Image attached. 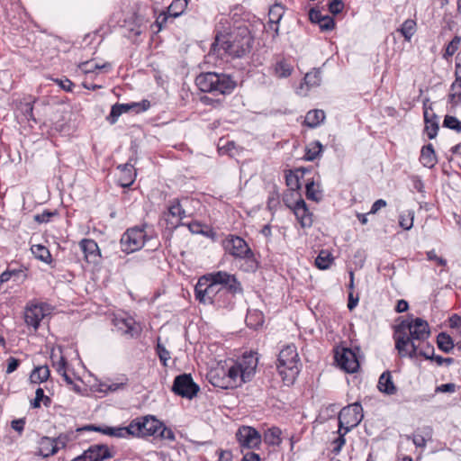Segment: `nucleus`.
<instances>
[{"instance_id":"nucleus-29","label":"nucleus","mask_w":461,"mask_h":461,"mask_svg":"<svg viewBox=\"0 0 461 461\" xmlns=\"http://www.w3.org/2000/svg\"><path fill=\"white\" fill-rule=\"evenodd\" d=\"M50 377V369L48 366H40L35 367L30 375V380L33 384H41L47 381Z\"/></svg>"},{"instance_id":"nucleus-56","label":"nucleus","mask_w":461,"mask_h":461,"mask_svg":"<svg viewBox=\"0 0 461 461\" xmlns=\"http://www.w3.org/2000/svg\"><path fill=\"white\" fill-rule=\"evenodd\" d=\"M427 102H424V120L425 123H429L430 120H434L436 118V115L432 113V108L430 106L427 105Z\"/></svg>"},{"instance_id":"nucleus-19","label":"nucleus","mask_w":461,"mask_h":461,"mask_svg":"<svg viewBox=\"0 0 461 461\" xmlns=\"http://www.w3.org/2000/svg\"><path fill=\"white\" fill-rule=\"evenodd\" d=\"M79 246L84 253L85 259L90 263H95L100 257L97 243L89 239L82 240Z\"/></svg>"},{"instance_id":"nucleus-5","label":"nucleus","mask_w":461,"mask_h":461,"mask_svg":"<svg viewBox=\"0 0 461 461\" xmlns=\"http://www.w3.org/2000/svg\"><path fill=\"white\" fill-rule=\"evenodd\" d=\"M300 358L294 345H287L281 349L278 356L277 369L287 384L294 382L300 372Z\"/></svg>"},{"instance_id":"nucleus-64","label":"nucleus","mask_w":461,"mask_h":461,"mask_svg":"<svg viewBox=\"0 0 461 461\" xmlns=\"http://www.w3.org/2000/svg\"><path fill=\"white\" fill-rule=\"evenodd\" d=\"M12 428L21 433L23 430L24 420L23 419L14 420L11 423Z\"/></svg>"},{"instance_id":"nucleus-39","label":"nucleus","mask_w":461,"mask_h":461,"mask_svg":"<svg viewBox=\"0 0 461 461\" xmlns=\"http://www.w3.org/2000/svg\"><path fill=\"white\" fill-rule=\"evenodd\" d=\"M54 438L55 445H56L55 447H56V449L58 452L59 449L66 447V446L68 445V443L69 441L73 440L74 432L62 433V434H59L57 438Z\"/></svg>"},{"instance_id":"nucleus-16","label":"nucleus","mask_w":461,"mask_h":461,"mask_svg":"<svg viewBox=\"0 0 461 461\" xmlns=\"http://www.w3.org/2000/svg\"><path fill=\"white\" fill-rule=\"evenodd\" d=\"M149 107V103L148 101L131 104H116L112 107L108 120L111 123H115L122 113H128L130 110L136 109L137 112H140L146 111Z\"/></svg>"},{"instance_id":"nucleus-46","label":"nucleus","mask_w":461,"mask_h":461,"mask_svg":"<svg viewBox=\"0 0 461 461\" xmlns=\"http://www.w3.org/2000/svg\"><path fill=\"white\" fill-rule=\"evenodd\" d=\"M318 25L321 31L330 32L335 28V22L332 17L328 15L327 17L321 18V22H319Z\"/></svg>"},{"instance_id":"nucleus-41","label":"nucleus","mask_w":461,"mask_h":461,"mask_svg":"<svg viewBox=\"0 0 461 461\" xmlns=\"http://www.w3.org/2000/svg\"><path fill=\"white\" fill-rule=\"evenodd\" d=\"M306 196L308 199L316 202L321 199V190L315 185L313 181L306 185Z\"/></svg>"},{"instance_id":"nucleus-3","label":"nucleus","mask_w":461,"mask_h":461,"mask_svg":"<svg viewBox=\"0 0 461 461\" xmlns=\"http://www.w3.org/2000/svg\"><path fill=\"white\" fill-rule=\"evenodd\" d=\"M254 38L247 27H239L228 34H220L212 45L211 52L223 53L232 58H242L252 50Z\"/></svg>"},{"instance_id":"nucleus-57","label":"nucleus","mask_w":461,"mask_h":461,"mask_svg":"<svg viewBox=\"0 0 461 461\" xmlns=\"http://www.w3.org/2000/svg\"><path fill=\"white\" fill-rule=\"evenodd\" d=\"M19 360L14 358V357H9L7 359V367H6V373L7 374H11L13 373L14 371L16 370V368L18 367L19 366Z\"/></svg>"},{"instance_id":"nucleus-28","label":"nucleus","mask_w":461,"mask_h":461,"mask_svg":"<svg viewBox=\"0 0 461 461\" xmlns=\"http://www.w3.org/2000/svg\"><path fill=\"white\" fill-rule=\"evenodd\" d=\"M118 168L122 171V176L120 178L121 185L123 187L130 186L135 178V172H133V168L131 165L125 164L122 166H119Z\"/></svg>"},{"instance_id":"nucleus-35","label":"nucleus","mask_w":461,"mask_h":461,"mask_svg":"<svg viewBox=\"0 0 461 461\" xmlns=\"http://www.w3.org/2000/svg\"><path fill=\"white\" fill-rule=\"evenodd\" d=\"M32 253L35 256V258H39L42 262L50 263L51 260V255L49 249L40 244L32 245L31 248Z\"/></svg>"},{"instance_id":"nucleus-31","label":"nucleus","mask_w":461,"mask_h":461,"mask_svg":"<svg viewBox=\"0 0 461 461\" xmlns=\"http://www.w3.org/2000/svg\"><path fill=\"white\" fill-rule=\"evenodd\" d=\"M168 216H171L175 221L172 224L177 225L180 221L186 217L185 211L178 201H175L168 208Z\"/></svg>"},{"instance_id":"nucleus-21","label":"nucleus","mask_w":461,"mask_h":461,"mask_svg":"<svg viewBox=\"0 0 461 461\" xmlns=\"http://www.w3.org/2000/svg\"><path fill=\"white\" fill-rule=\"evenodd\" d=\"M321 72L319 70L307 73L303 82L297 88V94L306 95L311 87L318 86L321 84Z\"/></svg>"},{"instance_id":"nucleus-13","label":"nucleus","mask_w":461,"mask_h":461,"mask_svg":"<svg viewBox=\"0 0 461 461\" xmlns=\"http://www.w3.org/2000/svg\"><path fill=\"white\" fill-rule=\"evenodd\" d=\"M113 324L119 331L131 338L138 336L141 331L140 325L131 316L117 315L113 319Z\"/></svg>"},{"instance_id":"nucleus-9","label":"nucleus","mask_w":461,"mask_h":461,"mask_svg":"<svg viewBox=\"0 0 461 461\" xmlns=\"http://www.w3.org/2000/svg\"><path fill=\"white\" fill-rule=\"evenodd\" d=\"M51 312V307L41 302L33 301L27 304L24 312V320L28 326L36 330L41 321Z\"/></svg>"},{"instance_id":"nucleus-63","label":"nucleus","mask_w":461,"mask_h":461,"mask_svg":"<svg viewBox=\"0 0 461 461\" xmlns=\"http://www.w3.org/2000/svg\"><path fill=\"white\" fill-rule=\"evenodd\" d=\"M453 93L449 95V102L453 105H457L461 102V93L458 90H452Z\"/></svg>"},{"instance_id":"nucleus-55","label":"nucleus","mask_w":461,"mask_h":461,"mask_svg":"<svg viewBox=\"0 0 461 461\" xmlns=\"http://www.w3.org/2000/svg\"><path fill=\"white\" fill-rule=\"evenodd\" d=\"M456 391V384L453 383L445 384L438 386L435 390L436 393H454Z\"/></svg>"},{"instance_id":"nucleus-47","label":"nucleus","mask_w":461,"mask_h":461,"mask_svg":"<svg viewBox=\"0 0 461 461\" xmlns=\"http://www.w3.org/2000/svg\"><path fill=\"white\" fill-rule=\"evenodd\" d=\"M444 126L461 131V122L454 116L447 115L444 119Z\"/></svg>"},{"instance_id":"nucleus-10","label":"nucleus","mask_w":461,"mask_h":461,"mask_svg":"<svg viewBox=\"0 0 461 461\" xmlns=\"http://www.w3.org/2000/svg\"><path fill=\"white\" fill-rule=\"evenodd\" d=\"M146 234L143 229H129L121 239V247L126 253H132L140 249L145 242Z\"/></svg>"},{"instance_id":"nucleus-11","label":"nucleus","mask_w":461,"mask_h":461,"mask_svg":"<svg viewBox=\"0 0 461 461\" xmlns=\"http://www.w3.org/2000/svg\"><path fill=\"white\" fill-rule=\"evenodd\" d=\"M172 390L175 393L188 399L196 395L199 387L196 385L190 375H181L176 377Z\"/></svg>"},{"instance_id":"nucleus-40","label":"nucleus","mask_w":461,"mask_h":461,"mask_svg":"<svg viewBox=\"0 0 461 461\" xmlns=\"http://www.w3.org/2000/svg\"><path fill=\"white\" fill-rule=\"evenodd\" d=\"M111 65L109 63H103L98 64L93 61H86L80 64L79 68L85 72V73H92L95 69H103V68H108Z\"/></svg>"},{"instance_id":"nucleus-36","label":"nucleus","mask_w":461,"mask_h":461,"mask_svg":"<svg viewBox=\"0 0 461 461\" xmlns=\"http://www.w3.org/2000/svg\"><path fill=\"white\" fill-rule=\"evenodd\" d=\"M333 260L331 254L327 250H321L315 259V265L320 269L330 267Z\"/></svg>"},{"instance_id":"nucleus-58","label":"nucleus","mask_w":461,"mask_h":461,"mask_svg":"<svg viewBox=\"0 0 461 461\" xmlns=\"http://www.w3.org/2000/svg\"><path fill=\"white\" fill-rule=\"evenodd\" d=\"M54 81L65 91L69 92L72 90L73 83L69 79H55Z\"/></svg>"},{"instance_id":"nucleus-1","label":"nucleus","mask_w":461,"mask_h":461,"mask_svg":"<svg viewBox=\"0 0 461 461\" xmlns=\"http://www.w3.org/2000/svg\"><path fill=\"white\" fill-rule=\"evenodd\" d=\"M258 366L256 354H245L231 366H224L218 364L207 374L208 381L215 387L221 389L234 388L252 379Z\"/></svg>"},{"instance_id":"nucleus-12","label":"nucleus","mask_w":461,"mask_h":461,"mask_svg":"<svg viewBox=\"0 0 461 461\" xmlns=\"http://www.w3.org/2000/svg\"><path fill=\"white\" fill-rule=\"evenodd\" d=\"M335 359L338 366L348 373H355L359 368L357 354L350 348H343L340 350H337Z\"/></svg>"},{"instance_id":"nucleus-18","label":"nucleus","mask_w":461,"mask_h":461,"mask_svg":"<svg viewBox=\"0 0 461 461\" xmlns=\"http://www.w3.org/2000/svg\"><path fill=\"white\" fill-rule=\"evenodd\" d=\"M187 0H174L168 6L167 11L162 13L157 19V23L162 26L166 23L168 16L178 17L180 16L187 7Z\"/></svg>"},{"instance_id":"nucleus-32","label":"nucleus","mask_w":461,"mask_h":461,"mask_svg":"<svg viewBox=\"0 0 461 461\" xmlns=\"http://www.w3.org/2000/svg\"><path fill=\"white\" fill-rule=\"evenodd\" d=\"M96 430L102 431L104 434L117 437V438H126L128 436H131V430H130V425L127 427H106L104 429H95Z\"/></svg>"},{"instance_id":"nucleus-54","label":"nucleus","mask_w":461,"mask_h":461,"mask_svg":"<svg viewBox=\"0 0 461 461\" xmlns=\"http://www.w3.org/2000/svg\"><path fill=\"white\" fill-rule=\"evenodd\" d=\"M208 294H206V298L208 299L207 303H213V295L218 294L221 289L217 287L211 280L208 285Z\"/></svg>"},{"instance_id":"nucleus-22","label":"nucleus","mask_w":461,"mask_h":461,"mask_svg":"<svg viewBox=\"0 0 461 461\" xmlns=\"http://www.w3.org/2000/svg\"><path fill=\"white\" fill-rule=\"evenodd\" d=\"M55 441L53 438L42 437L38 441V447L35 451V455L41 457H49L57 453L55 447Z\"/></svg>"},{"instance_id":"nucleus-60","label":"nucleus","mask_w":461,"mask_h":461,"mask_svg":"<svg viewBox=\"0 0 461 461\" xmlns=\"http://www.w3.org/2000/svg\"><path fill=\"white\" fill-rule=\"evenodd\" d=\"M449 325L451 328L458 330L459 333L461 334V317L453 315L449 319Z\"/></svg>"},{"instance_id":"nucleus-20","label":"nucleus","mask_w":461,"mask_h":461,"mask_svg":"<svg viewBox=\"0 0 461 461\" xmlns=\"http://www.w3.org/2000/svg\"><path fill=\"white\" fill-rule=\"evenodd\" d=\"M109 457L110 453L108 448L101 445L92 446L83 454V459H85V461H104Z\"/></svg>"},{"instance_id":"nucleus-6","label":"nucleus","mask_w":461,"mask_h":461,"mask_svg":"<svg viewBox=\"0 0 461 461\" xmlns=\"http://www.w3.org/2000/svg\"><path fill=\"white\" fill-rule=\"evenodd\" d=\"M224 249L227 253L235 258L246 260V271H254L257 269V262L254 253L247 244V242L238 236H229L223 242Z\"/></svg>"},{"instance_id":"nucleus-51","label":"nucleus","mask_w":461,"mask_h":461,"mask_svg":"<svg viewBox=\"0 0 461 461\" xmlns=\"http://www.w3.org/2000/svg\"><path fill=\"white\" fill-rule=\"evenodd\" d=\"M159 437L163 439H167L170 441H174L176 439V436L171 429L165 427L162 424V428L158 430Z\"/></svg>"},{"instance_id":"nucleus-61","label":"nucleus","mask_w":461,"mask_h":461,"mask_svg":"<svg viewBox=\"0 0 461 461\" xmlns=\"http://www.w3.org/2000/svg\"><path fill=\"white\" fill-rule=\"evenodd\" d=\"M386 206V202L383 199H379V200H376L372 207H371V210L369 212V213H372V214H375L380 209L384 208Z\"/></svg>"},{"instance_id":"nucleus-27","label":"nucleus","mask_w":461,"mask_h":461,"mask_svg":"<svg viewBox=\"0 0 461 461\" xmlns=\"http://www.w3.org/2000/svg\"><path fill=\"white\" fill-rule=\"evenodd\" d=\"M210 283V278L208 276H204L201 277L196 285H195V296L196 299L199 300L203 303H207L208 299L206 298V294H208V285Z\"/></svg>"},{"instance_id":"nucleus-26","label":"nucleus","mask_w":461,"mask_h":461,"mask_svg":"<svg viewBox=\"0 0 461 461\" xmlns=\"http://www.w3.org/2000/svg\"><path fill=\"white\" fill-rule=\"evenodd\" d=\"M420 162L426 167L431 168L437 162L434 149L431 144L424 146L421 149Z\"/></svg>"},{"instance_id":"nucleus-15","label":"nucleus","mask_w":461,"mask_h":461,"mask_svg":"<svg viewBox=\"0 0 461 461\" xmlns=\"http://www.w3.org/2000/svg\"><path fill=\"white\" fill-rule=\"evenodd\" d=\"M210 280L219 287V285H224L231 293L241 292L240 284L237 281L235 276L224 271H218L208 275Z\"/></svg>"},{"instance_id":"nucleus-7","label":"nucleus","mask_w":461,"mask_h":461,"mask_svg":"<svg viewBox=\"0 0 461 461\" xmlns=\"http://www.w3.org/2000/svg\"><path fill=\"white\" fill-rule=\"evenodd\" d=\"M363 410L358 402L344 407L339 414V428L345 429V433L357 427L362 420Z\"/></svg>"},{"instance_id":"nucleus-33","label":"nucleus","mask_w":461,"mask_h":461,"mask_svg":"<svg viewBox=\"0 0 461 461\" xmlns=\"http://www.w3.org/2000/svg\"><path fill=\"white\" fill-rule=\"evenodd\" d=\"M281 430L278 428L273 427L268 429L264 434L265 443L272 446H277L281 443Z\"/></svg>"},{"instance_id":"nucleus-34","label":"nucleus","mask_w":461,"mask_h":461,"mask_svg":"<svg viewBox=\"0 0 461 461\" xmlns=\"http://www.w3.org/2000/svg\"><path fill=\"white\" fill-rule=\"evenodd\" d=\"M398 32L402 33L407 41H410L416 32V23L412 19L406 20Z\"/></svg>"},{"instance_id":"nucleus-59","label":"nucleus","mask_w":461,"mask_h":461,"mask_svg":"<svg viewBox=\"0 0 461 461\" xmlns=\"http://www.w3.org/2000/svg\"><path fill=\"white\" fill-rule=\"evenodd\" d=\"M158 352L160 360L166 365V362L169 359V352L161 345H158Z\"/></svg>"},{"instance_id":"nucleus-62","label":"nucleus","mask_w":461,"mask_h":461,"mask_svg":"<svg viewBox=\"0 0 461 461\" xmlns=\"http://www.w3.org/2000/svg\"><path fill=\"white\" fill-rule=\"evenodd\" d=\"M32 102H27L21 107L22 112L24 115L30 119H32Z\"/></svg>"},{"instance_id":"nucleus-48","label":"nucleus","mask_w":461,"mask_h":461,"mask_svg":"<svg viewBox=\"0 0 461 461\" xmlns=\"http://www.w3.org/2000/svg\"><path fill=\"white\" fill-rule=\"evenodd\" d=\"M339 438H336L334 441H333V444H334V448H333V452L338 454L339 453V451L341 450L342 447L344 446L346 440H345V435L347 433H345V429H342L340 430V428H339Z\"/></svg>"},{"instance_id":"nucleus-37","label":"nucleus","mask_w":461,"mask_h":461,"mask_svg":"<svg viewBox=\"0 0 461 461\" xmlns=\"http://www.w3.org/2000/svg\"><path fill=\"white\" fill-rule=\"evenodd\" d=\"M437 344L438 347L446 353H448L454 348L451 337L444 332L438 335Z\"/></svg>"},{"instance_id":"nucleus-2","label":"nucleus","mask_w":461,"mask_h":461,"mask_svg":"<svg viewBox=\"0 0 461 461\" xmlns=\"http://www.w3.org/2000/svg\"><path fill=\"white\" fill-rule=\"evenodd\" d=\"M429 334L428 322L420 318L406 324L402 322L395 332V347L399 355L410 357L422 355L429 358L428 353L419 350L420 343L426 340Z\"/></svg>"},{"instance_id":"nucleus-44","label":"nucleus","mask_w":461,"mask_h":461,"mask_svg":"<svg viewBox=\"0 0 461 461\" xmlns=\"http://www.w3.org/2000/svg\"><path fill=\"white\" fill-rule=\"evenodd\" d=\"M460 43H461V37L455 36L453 38V40L447 44L443 57L447 59L448 58L452 57L456 53V51L458 50Z\"/></svg>"},{"instance_id":"nucleus-49","label":"nucleus","mask_w":461,"mask_h":461,"mask_svg":"<svg viewBox=\"0 0 461 461\" xmlns=\"http://www.w3.org/2000/svg\"><path fill=\"white\" fill-rule=\"evenodd\" d=\"M344 8V3L342 0H332L329 4V10L333 14H338L342 12Z\"/></svg>"},{"instance_id":"nucleus-14","label":"nucleus","mask_w":461,"mask_h":461,"mask_svg":"<svg viewBox=\"0 0 461 461\" xmlns=\"http://www.w3.org/2000/svg\"><path fill=\"white\" fill-rule=\"evenodd\" d=\"M240 445L246 448H255L261 443L260 434L251 427H242L237 432Z\"/></svg>"},{"instance_id":"nucleus-52","label":"nucleus","mask_w":461,"mask_h":461,"mask_svg":"<svg viewBox=\"0 0 461 461\" xmlns=\"http://www.w3.org/2000/svg\"><path fill=\"white\" fill-rule=\"evenodd\" d=\"M427 258L430 261H435L438 266L441 267H445L447 265V260L438 256L435 250L428 251Z\"/></svg>"},{"instance_id":"nucleus-4","label":"nucleus","mask_w":461,"mask_h":461,"mask_svg":"<svg viewBox=\"0 0 461 461\" xmlns=\"http://www.w3.org/2000/svg\"><path fill=\"white\" fill-rule=\"evenodd\" d=\"M195 84L202 92L221 95L230 94L236 86L230 76L213 72L200 74L195 78Z\"/></svg>"},{"instance_id":"nucleus-43","label":"nucleus","mask_w":461,"mask_h":461,"mask_svg":"<svg viewBox=\"0 0 461 461\" xmlns=\"http://www.w3.org/2000/svg\"><path fill=\"white\" fill-rule=\"evenodd\" d=\"M283 14H284V11H283V7L281 5H274L270 10H269V23H270V26L272 27L274 24L276 23H278L279 21L281 20L282 16H283Z\"/></svg>"},{"instance_id":"nucleus-24","label":"nucleus","mask_w":461,"mask_h":461,"mask_svg":"<svg viewBox=\"0 0 461 461\" xmlns=\"http://www.w3.org/2000/svg\"><path fill=\"white\" fill-rule=\"evenodd\" d=\"M378 390L387 395H393L396 393L397 388L393 384V377L390 372H384L378 380L377 384Z\"/></svg>"},{"instance_id":"nucleus-25","label":"nucleus","mask_w":461,"mask_h":461,"mask_svg":"<svg viewBox=\"0 0 461 461\" xmlns=\"http://www.w3.org/2000/svg\"><path fill=\"white\" fill-rule=\"evenodd\" d=\"M274 75L278 78H286L290 77L294 71V67L285 59L276 61L274 65Z\"/></svg>"},{"instance_id":"nucleus-17","label":"nucleus","mask_w":461,"mask_h":461,"mask_svg":"<svg viewBox=\"0 0 461 461\" xmlns=\"http://www.w3.org/2000/svg\"><path fill=\"white\" fill-rule=\"evenodd\" d=\"M50 358L52 366L56 371L61 375L68 384H72L73 381L71 377L67 374V361L62 355L61 348H59L57 350L53 348L51 350Z\"/></svg>"},{"instance_id":"nucleus-8","label":"nucleus","mask_w":461,"mask_h":461,"mask_svg":"<svg viewBox=\"0 0 461 461\" xmlns=\"http://www.w3.org/2000/svg\"><path fill=\"white\" fill-rule=\"evenodd\" d=\"M162 423L153 416H145L133 420L130 423L131 436L147 437L158 432Z\"/></svg>"},{"instance_id":"nucleus-53","label":"nucleus","mask_w":461,"mask_h":461,"mask_svg":"<svg viewBox=\"0 0 461 461\" xmlns=\"http://www.w3.org/2000/svg\"><path fill=\"white\" fill-rule=\"evenodd\" d=\"M328 15H323L320 10L312 8L309 12V18L312 23L318 24L319 22H321V18L327 17Z\"/></svg>"},{"instance_id":"nucleus-30","label":"nucleus","mask_w":461,"mask_h":461,"mask_svg":"<svg viewBox=\"0 0 461 461\" xmlns=\"http://www.w3.org/2000/svg\"><path fill=\"white\" fill-rule=\"evenodd\" d=\"M325 119V113L322 110H312L307 113L304 122L311 128L317 127Z\"/></svg>"},{"instance_id":"nucleus-50","label":"nucleus","mask_w":461,"mask_h":461,"mask_svg":"<svg viewBox=\"0 0 461 461\" xmlns=\"http://www.w3.org/2000/svg\"><path fill=\"white\" fill-rule=\"evenodd\" d=\"M438 129V122L435 120H430L429 123H426L425 131L429 139H433L437 135Z\"/></svg>"},{"instance_id":"nucleus-38","label":"nucleus","mask_w":461,"mask_h":461,"mask_svg":"<svg viewBox=\"0 0 461 461\" xmlns=\"http://www.w3.org/2000/svg\"><path fill=\"white\" fill-rule=\"evenodd\" d=\"M322 150V146L319 141L311 143L306 149L305 158L306 160H314Z\"/></svg>"},{"instance_id":"nucleus-23","label":"nucleus","mask_w":461,"mask_h":461,"mask_svg":"<svg viewBox=\"0 0 461 461\" xmlns=\"http://www.w3.org/2000/svg\"><path fill=\"white\" fill-rule=\"evenodd\" d=\"M294 214L300 221L302 227H310L312 224V214L309 212L306 203L303 199H299L294 208Z\"/></svg>"},{"instance_id":"nucleus-42","label":"nucleus","mask_w":461,"mask_h":461,"mask_svg":"<svg viewBox=\"0 0 461 461\" xmlns=\"http://www.w3.org/2000/svg\"><path fill=\"white\" fill-rule=\"evenodd\" d=\"M413 218L414 212L411 211L402 213L399 220L400 226L406 230H411L413 225Z\"/></svg>"},{"instance_id":"nucleus-45","label":"nucleus","mask_w":461,"mask_h":461,"mask_svg":"<svg viewBox=\"0 0 461 461\" xmlns=\"http://www.w3.org/2000/svg\"><path fill=\"white\" fill-rule=\"evenodd\" d=\"M43 402L45 405L50 404V397L44 394V391L42 388H38L35 392L34 401L32 402V406L33 408H38L41 405V402Z\"/></svg>"}]
</instances>
